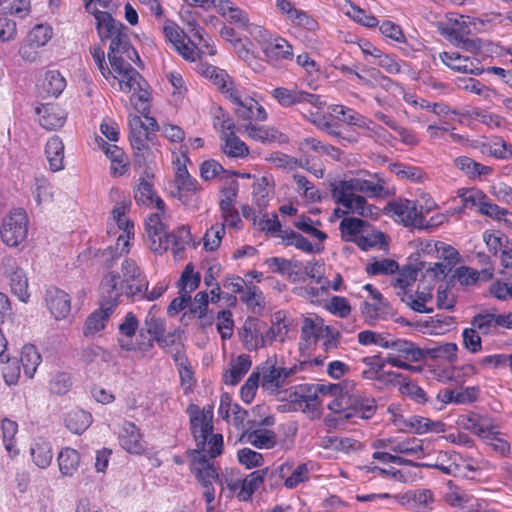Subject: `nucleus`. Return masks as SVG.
<instances>
[{
    "label": "nucleus",
    "mask_w": 512,
    "mask_h": 512,
    "mask_svg": "<svg viewBox=\"0 0 512 512\" xmlns=\"http://www.w3.org/2000/svg\"><path fill=\"white\" fill-rule=\"evenodd\" d=\"M215 483L220 486V496L232 498L236 493L238 494L240 488V477L233 469H226L219 472L216 477Z\"/></svg>",
    "instance_id": "obj_39"
},
{
    "label": "nucleus",
    "mask_w": 512,
    "mask_h": 512,
    "mask_svg": "<svg viewBox=\"0 0 512 512\" xmlns=\"http://www.w3.org/2000/svg\"><path fill=\"white\" fill-rule=\"evenodd\" d=\"M263 328L264 325L262 326L259 341L262 347L270 345L275 341L283 342L288 333V325L285 323L280 313L275 314L271 327L265 331Z\"/></svg>",
    "instance_id": "obj_32"
},
{
    "label": "nucleus",
    "mask_w": 512,
    "mask_h": 512,
    "mask_svg": "<svg viewBox=\"0 0 512 512\" xmlns=\"http://www.w3.org/2000/svg\"><path fill=\"white\" fill-rule=\"evenodd\" d=\"M45 301L48 309L56 320L64 319L71 310L69 295L58 288L52 287L46 291Z\"/></svg>",
    "instance_id": "obj_21"
},
{
    "label": "nucleus",
    "mask_w": 512,
    "mask_h": 512,
    "mask_svg": "<svg viewBox=\"0 0 512 512\" xmlns=\"http://www.w3.org/2000/svg\"><path fill=\"white\" fill-rule=\"evenodd\" d=\"M164 330V322L161 319L148 316L145 320V327L140 329L139 336L143 340L138 342V350L148 351L153 347L154 341L162 345Z\"/></svg>",
    "instance_id": "obj_18"
},
{
    "label": "nucleus",
    "mask_w": 512,
    "mask_h": 512,
    "mask_svg": "<svg viewBox=\"0 0 512 512\" xmlns=\"http://www.w3.org/2000/svg\"><path fill=\"white\" fill-rule=\"evenodd\" d=\"M31 194L37 205L50 202L53 197L50 182L43 176L35 177Z\"/></svg>",
    "instance_id": "obj_55"
},
{
    "label": "nucleus",
    "mask_w": 512,
    "mask_h": 512,
    "mask_svg": "<svg viewBox=\"0 0 512 512\" xmlns=\"http://www.w3.org/2000/svg\"><path fill=\"white\" fill-rule=\"evenodd\" d=\"M392 452L421 458L425 455L423 440L415 437H408L404 439L394 438Z\"/></svg>",
    "instance_id": "obj_42"
},
{
    "label": "nucleus",
    "mask_w": 512,
    "mask_h": 512,
    "mask_svg": "<svg viewBox=\"0 0 512 512\" xmlns=\"http://www.w3.org/2000/svg\"><path fill=\"white\" fill-rule=\"evenodd\" d=\"M112 69L117 72L121 78L113 77L114 81H117L119 89L123 92H136L137 89H141V75L126 61L122 62L119 67L111 66Z\"/></svg>",
    "instance_id": "obj_24"
},
{
    "label": "nucleus",
    "mask_w": 512,
    "mask_h": 512,
    "mask_svg": "<svg viewBox=\"0 0 512 512\" xmlns=\"http://www.w3.org/2000/svg\"><path fill=\"white\" fill-rule=\"evenodd\" d=\"M65 87L66 80L59 71L51 70L46 72L43 81V88L48 94L57 97L62 93Z\"/></svg>",
    "instance_id": "obj_59"
},
{
    "label": "nucleus",
    "mask_w": 512,
    "mask_h": 512,
    "mask_svg": "<svg viewBox=\"0 0 512 512\" xmlns=\"http://www.w3.org/2000/svg\"><path fill=\"white\" fill-rule=\"evenodd\" d=\"M274 99L283 106L289 107L301 103H309L312 106L321 109L325 102H323L318 95L311 94L309 92L295 89H288L284 87L275 88L271 92Z\"/></svg>",
    "instance_id": "obj_14"
},
{
    "label": "nucleus",
    "mask_w": 512,
    "mask_h": 512,
    "mask_svg": "<svg viewBox=\"0 0 512 512\" xmlns=\"http://www.w3.org/2000/svg\"><path fill=\"white\" fill-rule=\"evenodd\" d=\"M159 150L152 142L134 151L135 164L142 170L154 171Z\"/></svg>",
    "instance_id": "obj_46"
},
{
    "label": "nucleus",
    "mask_w": 512,
    "mask_h": 512,
    "mask_svg": "<svg viewBox=\"0 0 512 512\" xmlns=\"http://www.w3.org/2000/svg\"><path fill=\"white\" fill-rule=\"evenodd\" d=\"M131 235L132 234L128 233L120 234L117 238L116 246H110L102 252V257L104 258L107 266H110L111 262L116 258L128 253Z\"/></svg>",
    "instance_id": "obj_56"
},
{
    "label": "nucleus",
    "mask_w": 512,
    "mask_h": 512,
    "mask_svg": "<svg viewBox=\"0 0 512 512\" xmlns=\"http://www.w3.org/2000/svg\"><path fill=\"white\" fill-rule=\"evenodd\" d=\"M39 115V124L46 130L61 128L67 117V113L58 105L43 104L36 108Z\"/></svg>",
    "instance_id": "obj_20"
},
{
    "label": "nucleus",
    "mask_w": 512,
    "mask_h": 512,
    "mask_svg": "<svg viewBox=\"0 0 512 512\" xmlns=\"http://www.w3.org/2000/svg\"><path fill=\"white\" fill-rule=\"evenodd\" d=\"M200 273L194 272V266L189 263L183 270L180 278L181 293L190 295L200 284Z\"/></svg>",
    "instance_id": "obj_60"
},
{
    "label": "nucleus",
    "mask_w": 512,
    "mask_h": 512,
    "mask_svg": "<svg viewBox=\"0 0 512 512\" xmlns=\"http://www.w3.org/2000/svg\"><path fill=\"white\" fill-rule=\"evenodd\" d=\"M119 443L123 449L133 454H140L145 449L140 430L134 423L128 421L121 426Z\"/></svg>",
    "instance_id": "obj_22"
},
{
    "label": "nucleus",
    "mask_w": 512,
    "mask_h": 512,
    "mask_svg": "<svg viewBox=\"0 0 512 512\" xmlns=\"http://www.w3.org/2000/svg\"><path fill=\"white\" fill-rule=\"evenodd\" d=\"M440 59L446 66L457 72L473 75H480L483 72L479 60L475 57L464 56L458 52H442Z\"/></svg>",
    "instance_id": "obj_16"
},
{
    "label": "nucleus",
    "mask_w": 512,
    "mask_h": 512,
    "mask_svg": "<svg viewBox=\"0 0 512 512\" xmlns=\"http://www.w3.org/2000/svg\"><path fill=\"white\" fill-rule=\"evenodd\" d=\"M350 405L354 410V414L362 419H370L377 409L375 400L359 390H355L351 395Z\"/></svg>",
    "instance_id": "obj_36"
},
{
    "label": "nucleus",
    "mask_w": 512,
    "mask_h": 512,
    "mask_svg": "<svg viewBox=\"0 0 512 512\" xmlns=\"http://www.w3.org/2000/svg\"><path fill=\"white\" fill-rule=\"evenodd\" d=\"M238 130H243L250 139L264 144L271 142L285 143L288 141L287 136L279 132L277 129L266 126H257L253 124V122L241 125Z\"/></svg>",
    "instance_id": "obj_19"
},
{
    "label": "nucleus",
    "mask_w": 512,
    "mask_h": 512,
    "mask_svg": "<svg viewBox=\"0 0 512 512\" xmlns=\"http://www.w3.org/2000/svg\"><path fill=\"white\" fill-rule=\"evenodd\" d=\"M1 430L6 451L10 457H15L19 453L14 441V436L18 431V424L15 421L3 419L1 421Z\"/></svg>",
    "instance_id": "obj_54"
},
{
    "label": "nucleus",
    "mask_w": 512,
    "mask_h": 512,
    "mask_svg": "<svg viewBox=\"0 0 512 512\" xmlns=\"http://www.w3.org/2000/svg\"><path fill=\"white\" fill-rule=\"evenodd\" d=\"M454 165L461 170L470 180H480L490 176L493 168L474 161L468 156H459L454 160Z\"/></svg>",
    "instance_id": "obj_29"
},
{
    "label": "nucleus",
    "mask_w": 512,
    "mask_h": 512,
    "mask_svg": "<svg viewBox=\"0 0 512 512\" xmlns=\"http://www.w3.org/2000/svg\"><path fill=\"white\" fill-rule=\"evenodd\" d=\"M200 72L218 87L226 99L229 96V92L231 90H235L239 86L232 80L226 71L213 65L201 64Z\"/></svg>",
    "instance_id": "obj_26"
},
{
    "label": "nucleus",
    "mask_w": 512,
    "mask_h": 512,
    "mask_svg": "<svg viewBox=\"0 0 512 512\" xmlns=\"http://www.w3.org/2000/svg\"><path fill=\"white\" fill-rule=\"evenodd\" d=\"M263 52L271 60H291L293 58L292 45L282 37L269 40L263 47Z\"/></svg>",
    "instance_id": "obj_35"
},
{
    "label": "nucleus",
    "mask_w": 512,
    "mask_h": 512,
    "mask_svg": "<svg viewBox=\"0 0 512 512\" xmlns=\"http://www.w3.org/2000/svg\"><path fill=\"white\" fill-rule=\"evenodd\" d=\"M471 325L483 335L494 334L499 329L497 314L493 313L477 314L473 317Z\"/></svg>",
    "instance_id": "obj_53"
},
{
    "label": "nucleus",
    "mask_w": 512,
    "mask_h": 512,
    "mask_svg": "<svg viewBox=\"0 0 512 512\" xmlns=\"http://www.w3.org/2000/svg\"><path fill=\"white\" fill-rule=\"evenodd\" d=\"M223 152L234 158L245 157L249 153L248 146L236 135L235 132H229L226 138L221 139Z\"/></svg>",
    "instance_id": "obj_50"
},
{
    "label": "nucleus",
    "mask_w": 512,
    "mask_h": 512,
    "mask_svg": "<svg viewBox=\"0 0 512 512\" xmlns=\"http://www.w3.org/2000/svg\"><path fill=\"white\" fill-rule=\"evenodd\" d=\"M168 235L170 247L175 255L182 252L192 240L190 229L187 226H181L175 232L168 233Z\"/></svg>",
    "instance_id": "obj_62"
},
{
    "label": "nucleus",
    "mask_w": 512,
    "mask_h": 512,
    "mask_svg": "<svg viewBox=\"0 0 512 512\" xmlns=\"http://www.w3.org/2000/svg\"><path fill=\"white\" fill-rule=\"evenodd\" d=\"M200 72L218 87L226 99L229 96V92L231 90H235L239 86L232 80L226 71L213 65L201 64Z\"/></svg>",
    "instance_id": "obj_25"
},
{
    "label": "nucleus",
    "mask_w": 512,
    "mask_h": 512,
    "mask_svg": "<svg viewBox=\"0 0 512 512\" xmlns=\"http://www.w3.org/2000/svg\"><path fill=\"white\" fill-rule=\"evenodd\" d=\"M252 362L248 355H240L238 356L232 363L231 367L224 373L223 378L224 382L227 385L235 386L237 385L243 376L249 371L251 368Z\"/></svg>",
    "instance_id": "obj_38"
},
{
    "label": "nucleus",
    "mask_w": 512,
    "mask_h": 512,
    "mask_svg": "<svg viewBox=\"0 0 512 512\" xmlns=\"http://www.w3.org/2000/svg\"><path fill=\"white\" fill-rule=\"evenodd\" d=\"M190 418L191 433L196 442L194 450L207 451L210 458L221 455L223 437L213 434V410L210 406L200 409L197 405H190L187 409Z\"/></svg>",
    "instance_id": "obj_4"
},
{
    "label": "nucleus",
    "mask_w": 512,
    "mask_h": 512,
    "mask_svg": "<svg viewBox=\"0 0 512 512\" xmlns=\"http://www.w3.org/2000/svg\"><path fill=\"white\" fill-rule=\"evenodd\" d=\"M421 466L427 468H434L444 474L462 478H468V472H472L475 470L472 466L465 463L458 454L452 452H441L437 456L435 463H422Z\"/></svg>",
    "instance_id": "obj_12"
},
{
    "label": "nucleus",
    "mask_w": 512,
    "mask_h": 512,
    "mask_svg": "<svg viewBox=\"0 0 512 512\" xmlns=\"http://www.w3.org/2000/svg\"><path fill=\"white\" fill-rule=\"evenodd\" d=\"M53 36V29L49 24H37L28 33L26 40L30 45L41 48L45 46Z\"/></svg>",
    "instance_id": "obj_57"
},
{
    "label": "nucleus",
    "mask_w": 512,
    "mask_h": 512,
    "mask_svg": "<svg viewBox=\"0 0 512 512\" xmlns=\"http://www.w3.org/2000/svg\"><path fill=\"white\" fill-rule=\"evenodd\" d=\"M297 372V367H277L276 360L268 359L259 368L260 386L268 394L277 395L287 383V379Z\"/></svg>",
    "instance_id": "obj_8"
},
{
    "label": "nucleus",
    "mask_w": 512,
    "mask_h": 512,
    "mask_svg": "<svg viewBox=\"0 0 512 512\" xmlns=\"http://www.w3.org/2000/svg\"><path fill=\"white\" fill-rule=\"evenodd\" d=\"M227 99L233 105L235 115L242 121L264 122L268 118L265 108L241 86L231 90Z\"/></svg>",
    "instance_id": "obj_5"
},
{
    "label": "nucleus",
    "mask_w": 512,
    "mask_h": 512,
    "mask_svg": "<svg viewBox=\"0 0 512 512\" xmlns=\"http://www.w3.org/2000/svg\"><path fill=\"white\" fill-rule=\"evenodd\" d=\"M96 28L102 40L111 41L108 52V59L111 66L119 67L126 55L129 60H140L137 51L132 47L127 27L120 21H116L111 14L105 11H96Z\"/></svg>",
    "instance_id": "obj_3"
},
{
    "label": "nucleus",
    "mask_w": 512,
    "mask_h": 512,
    "mask_svg": "<svg viewBox=\"0 0 512 512\" xmlns=\"http://www.w3.org/2000/svg\"><path fill=\"white\" fill-rule=\"evenodd\" d=\"M121 272H107L100 283V294L103 299H110L119 304L120 297L127 298L143 296L148 290V280L131 258H124L121 262Z\"/></svg>",
    "instance_id": "obj_1"
},
{
    "label": "nucleus",
    "mask_w": 512,
    "mask_h": 512,
    "mask_svg": "<svg viewBox=\"0 0 512 512\" xmlns=\"http://www.w3.org/2000/svg\"><path fill=\"white\" fill-rule=\"evenodd\" d=\"M331 114L338 120L353 126H358L360 128L371 129L370 124L372 123L370 120H367L364 116L357 113L351 108L345 107L343 105H333L330 107Z\"/></svg>",
    "instance_id": "obj_37"
},
{
    "label": "nucleus",
    "mask_w": 512,
    "mask_h": 512,
    "mask_svg": "<svg viewBox=\"0 0 512 512\" xmlns=\"http://www.w3.org/2000/svg\"><path fill=\"white\" fill-rule=\"evenodd\" d=\"M262 326L263 323L257 318L248 317L245 320L239 331V335L247 349L256 350L258 348H262L259 344Z\"/></svg>",
    "instance_id": "obj_30"
},
{
    "label": "nucleus",
    "mask_w": 512,
    "mask_h": 512,
    "mask_svg": "<svg viewBox=\"0 0 512 512\" xmlns=\"http://www.w3.org/2000/svg\"><path fill=\"white\" fill-rule=\"evenodd\" d=\"M386 349H391L386 362L393 367L404 370H415L411 362H418L425 358V350L416 346L411 341L405 339H394L389 337Z\"/></svg>",
    "instance_id": "obj_6"
},
{
    "label": "nucleus",
    "mask_w": 512,
    "mask_h": 512,
    "mask_svg": "<svg viewBox=\"0 0 512 512\" xmlns=\"http://www.w3.org/2000/svg\"><path fill=\"white\" fill-rule=\"evenodd\" d=\"M424 350L425 356H430L433 359H441L449 363H454L457 360L458 348L455 343H444Z\"/></svg>",
    "instance_id": "obj_58"
},
{
    "label": "nucleus",
    "mask_w": 512,
    "mask_h": 512,
    "mask_svg": "<svg viewBox=\"0 0 512 512\" xmlns=\"http://www.w3.org/2000/svg\"><path fill=\"white\" fill-rule=\"evenodd\" d=\"M402 503H407L416 512H430L435 501L434 493L429 489H419L405 493Z\"/></svg>",
    "instance_id": "obj_28"
},
{
    "label": "nucleus",
    "mask_w": 512,
    "mask_h": 512,
    "mask_svg": "<svg viewBox=\"0 0 512 512\" xmlns=\"http://www.w3.org/2000/svg\"><path fill=\"white\" fill-rule=\"evenodd\" d=\"M30 455L37 467L47 468L54 456L51 443L41 437L34 439L30 446Z\"/></svg>",
    "instance_id": "obj_31"
},
{
    "label": "nucleus",
    "mask_w": 512,
    "mask_h": 512,
    "mask_svg": "<svg viewBox=\"0 0 512 512\" xmlns=\"http://www.w3.org/2000/svg\"><path fill=\"white\" fill-rule=\"evenodd\" d=\"M383 191L382 184L363 179L339 181L333 185L331 190L332 197L337 204H341L351 213L362 217L378 215V208L368 204L364 197L356 193L362 192L369 196H380Z\"/></svg>",
    "instance_id": "obj_2"
},
{
    "label": "nucleus",
    "mask_w": 512,
    "mask_h": 512,
    "mask_svg": "<svg viewBox=\"0 0 512 512\" xmlns=\"http://www.w3.org/2000/svg\"><path fill=\"white\" fill-rule=\"evenodd\" d=\"M138 326L139 323L136 316L132 312L127 313L123 322L119 325V333L122 337L118 339V342L122 349L126 351L138 349V343L134 344L131 340Z\"/></svg>",
    "instance_id": "obj_33"
},
{
    "label": "nucleus",
    "mask_w": 512,
    "mask_h": 512,
    "mask_svg": "<svg viewBox=\"0 0 512 512\" xmlns=\"http://www.w3.org/2000/svg\"><path fill=\"white\" fill-rule=\"evenodd\" d=\"M487 194L478 188H463L458 190V197L462 201V209H470L480 211Z\"/></svg>",
    "instance_id": "obj_48"
},
{
    "label": "nucleus",
    "mask_w": 512,
    "mask_h": 512,
    "mask_svg": "<svg viewBox=\"0 0 512 512\" xmlns=\"http://www.w3.org/2000/svg\"><path fill=\"white\" fill-rule=\"evenodd\" d=\"M385 211L391 218L404 226H413L419 229L431 226L422 214V207L419 209L412 200L403 199L390 202L385 207Z\"/></svg>",
    "instance_id": "obj_7"
},
{
    "label": "nucleus",
    "mask_w": 512,
    "mask_h": 512,
    "mask_svg": "<svg viewBox=\"0 0 512 512\" xmlns=\"http://www.w3.org/2000/svg\"><path fill=\"white\" fill-rule=\"evenodd\" d=\"M58 466L63 476H73L80 464L79 453L72 448L66 447L58 455Z\"/></svg>",
    "instance_id": "obj_45"
},
{
    "label": "nucleus",
    "mask_w": 512,
    "mask_h": 512,
    "mask_svg": "<svg viewBox=\"0 0 512 512\" xmlns=\"http://www.w3.org/2000/svg\"><path fill=\"white\" fill-rule=\"evenodd\" d=\"M0 13L13 14L20 18L30 13L29 0H0Z\"/></svg>",
    "instance_id": "obj_61"
},
{
    "label": "nucleus",
    "mask_w": 512,
    "mask_h": 512,
    "mask_svg": "<svg viewBox=\"0 0 512 512\" xmlns=\"http://www.w3.org/2000/svg\"><path fill=\"white\" fill-rule=\"evenodd\" d=\"M294 396L295 409L312 415L319 413L322 401L312 384L301 385L300 391L296 392Z\"/></svg>",
    "instance_id": "obj_23"
},
{
    "label": "nucleus",
    "mask_w": 512,
    "mask_h": 512,
    "mask_svg": "<svg viewBox=\"0 0 512 512\" xmlns=\"http://www.w3.org/2000/svg\"><path fill=\"white\" fill-rule=\"evenodd\" d=\"M163 34L173 48L187 61H195L198 53L197 43L187 37L185 32L172 20H166Z\"/></svg>",
    "instance_id": "obj_10"
},
{
    "label": "nucleus",
    "mask_w": 512,
    "mask_h": 512,
    "mask_svg": "<svg viewBox=\"0 0 512 512\" xmlns=\"http://www.w3.org/2000/svg\"><path fill=\"white\" fill-rule=\"evenodd\" d=\"M20 361L23 366L24 374L32 378L41 363V355L33 345H25L21 351Z\"/></svg>",
    "instance_id": "obj_51"
},
{
    "label": "nucleus",
    "mask_w": 512,
    "mask_h": 512,
    "mask_svg": "<svg viewBox=\"0 0 512 512\" xmlns=\"http://www.w3.org/2000/svg\"><path fill=\"white\" fill-rule=\"evenodd\" d=\"M91 422V414L82 409L70 411L65 418L66 427L75 434L84 432L90 426Z\"/></svg>",
    "instance_id": "obj_47"
},
{
    "label": "nucleus",
    "mask_w": 512,
    "mask_h": 512,
    "mask_svg": "<svg viewBox=\"0 0 512 512\" xmlns=\"http://www.w3.org/2000/svg\"><path fill=\"white\" fill-rule=\"evenodd\" d=\"M291 469V465L288 463L281 464L271 474L278 473L281 477H284L287 472ZM270 473L269 469L255 470L244 479L240 478V488L237 494L241 501H247L250 499L252 494L259 488L263 483L265 477Z\"/></svg>",
    "instance_id": "obj_15"
},
{
    "label": "nucleus",
    "mask_w": 512,
    "mask_h": 512,
    "mask_svg": "<svg viewBox=\"0 0 512 512\" xmlns=\"http://www.w3.org/2000/svg\"><path fill=\"white\" fill-rule=\"evenodd\" d=\"M479 213L493 220L503 221L507 226L512 227V212L495 204L489 196L484 201Z\"/></svg>",
    "instance_id": "obj_49"
},
{
    "label": "nucleus",
    "mask_w": 512,
    "mask_h": 512,
    "mask_svg": "<svg viewBox=\"0 0 512 512\" xmlns=\"http://www.w3.org/2000/svg\"><path fill=\"white\" fill-rule=\"evenodd\" d=\"M45 153L53 172L63 169L64 145L59 137L53 136L47 141Z\"/></svg>",
    "instance_id": "obj_44"
},
{
    "label": "nucleus",
    "mask_w": 512,
    "mask_h": 512,
    "mask_svg": "<svg viewBox=\"0 0 512 512\" xmlns=\"http://www.w3.org/2000/svg\"><path fill=\"white\" fill-rule=\"evenodd\" d=\"M154 171L142 170L134 187V200L139 206L156 207L164 211V201L156 195L154 190Z\"/></svg>",
    "instance_id": "obj_11"
},
{
    "label": "nucleus",
    "mask_w": 512,
    "mask_h": 512,
    "mask_svg": "<svg viewBox=\"0 0 512 512\" xmlns=\"http://www.w3.org/2000/svg\"><path fill=\"white\" fill-rule=\"evenodd\" d=\"M368 225L367 221L354 218L347 217L344 218L340 223V230L344 236H347V241L353 240L352 237H357L358 234L364 231L365 227Z\"/></svg>",
    "instance_id": "obj_64"
},
{
    "label": "nucleus",
    "mask_w": 512,
    "mask_h": 512,
    "mask_svg": "<svg viewBox=\"0 0 512 512\" xmlns=\"http://www.w3.org/2000/svg\"><path fill=\"white\" fill-rule=\"evenodd\" d=\"M209 456L207 451L193 450L191 452L192 459V471L195 474L197 480H200L201 477L204 479L214 478V482L216 481V477L218 474V469L214 466V464L207 458Z\"/></svg>",
    "instance_id": "obj_27"
},
{
    "label": "nucleus",
    "mask_w": 512,
    "mask_h": 512,
    "mask_svg": "<svg viewBox=\"0 0 512 512\" xmlns=\"http://www.w3.org/2000/svg\"><path fill=\"white\" fill-rule=\"evenodd\" d=\"M118 306L113 300L101 297L100 308L94 311L85 321L83 333L85 336L94 335L105 327V323Z\"/></svg>",
    "instance_id": "obj_17"
},
{
    "label": "nucleus",
    "mask_w": 512,
    "mask_h": 512,
    "mask_svg": "<svg viewBox=\"0 0 512 512\" xmlns=\"http://www.w3.org/2000/svg\"><path fill=\"white\" fill-rule=\"evenodd\" d=\"M176 185L182 199L186 193L196 192L198 190L197 181L192 178L186 167H179L175 178Z\"/></svg>",
    "instance_id": "obj_63"
},
{
    "label": "nucleus",
    "mask_w": 512,
    "mask_h": 512,
    "mask_svg": "<svg viewBox=\"0 0 512 512\" xmlns=\"http://www.w3.org/2000/svg\"><path fill=\"white\" fill-rule=\"evenodd\" d=\"M431 290L417 291L415 294L403 292L401 301L408 305L412 310L418 313H431L432 308H428L426 304L432 301Z\"/></svg>",
    "instance_id": "obj_43"
},
{
    "label": "nucleus",
    "mask_w": 512,
    "mask_h": 512,
    "mask_svg": "<svg viewBox=\"0 0 512 512\" xmlns=\"http://www.w3.org/2000/svg\"><path fill=\"white\" fill-rule=\"evenodd\" d=\"M158 210L157 213L151 214L145 222L146 232L150 241V249L156 253H163L170 248V239L166 227L161 220V214Z\"/></svg>",
    "instance_id": "obj_13"
},
{
    "label": "nucleus",
    "mask_w": 512,
    "mask_h": 512,
    "mask_svg": "<svg viewBox=\"0 0 512 512\" xmlns=\"http://www.w3.org/2000/svg\"><path fill=\"white\" fill-rule=\"evenodd\" d=\"M404 427L411 429L416 434L425 433H443L445 431V424L441 421H433L429 418L421 416H411L404 420Z\"/></svg>",
    "instance_id": "obj_34"
},
{
    "label": "nucleus",
    "mask_w": 512,
    "mask_h": 512,
    "mask_svg": "<svg viewBox=\"0 0 512 512\" xmlns=\"http://www.w3.org/2000/svg\"><path fill=\"white\" fill-rule=\"evenodd\" d=\"M241 440H245L258 449H271L276 445V435L271 430H246L242 433Z\"/></svg>",
    "instance_id": "obj_40"
},
{
    "label": "nucleus",
    "mask_w": 512,
    "mask_h": 512,
    "mask_svg": "<svg viewBox=\"0 0 512 512\" xmlns=\"http://www.w3.org/2000/svg\"><path fill=\"white\" fill-rule=\"evenodd\" d=\"M10 286L12 293L22 302L29 299L28 280L22 269H16L9 274Z\"/></svg>",
    "instance_id": "obj_52"
},
{
    "label": "nucleus",
    "mask_w": 512,
    "mask_h": 512,
    "mask_svg": "<svg viewBox=\"0 0 512 512\" xmlns=\"http://www.w3.org/2000/svg\"><path fill=\"white\" fill-rule=\"evenodd\" d=\"M27 233L28 217L25 210L15 209L3 219L1 239L7 246H18L26 239Z\"/></svg>",
    "instance_id": "obj_9"
},
{
    "label": "nucleus",
    "mask_w": 512,
    "mask_h": 512,
    "mask_svg": "<svg viewBox=\"0 0 512 512\" xmlns=\"http://www.w3.org/2000/svg\"><path fill=\"white\" fill-rule=\"evenodd\" d=\"M265 263L272 272L279 273L293 281L296 280L301 266L297 260H287L281 257L268 258Z\"/></svg>",
    "instance_id": "obj_41"
}]
</instances>
